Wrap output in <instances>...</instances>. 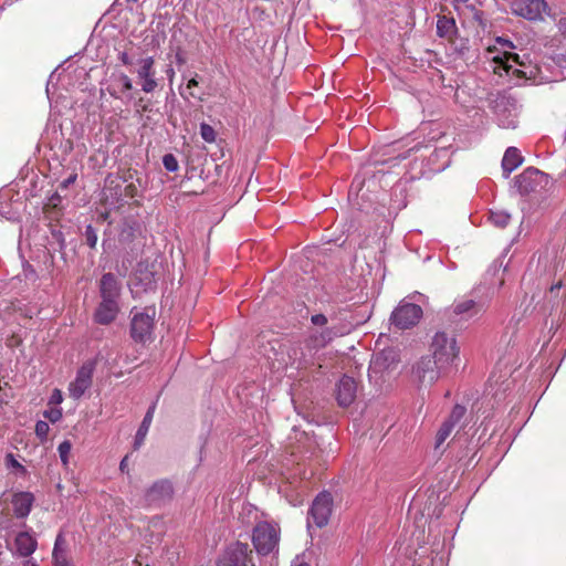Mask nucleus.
Returning <instances> with one entry per match:
<instances>
[{
  "label": "nucleus",
  "instance_id": "obj_48",
  "mask_svg": "<svg viewBox=\"0 0 566 566\" xmlns=\"http://www.w3.org/2000/svg\"><path fill=\"white\" fill-rule=\"evenodd\" d=\"M292 566H310V565H308V564H306V563H300V564H297V565H292Z\"/></svg>",
  "mask_w": 566,
  "mask_h": 566
},
{
  "label": "nucleus",
  "instance_id": "obj_40",
  "mask_svg": "<svg viewBox=\"0 0 566 566\" xmlns=\"http://www.w3.org/2000/svg\"><path fill=\"white\" fill-rule=\"evenodd\" d=\"M76 178H77V175L76 174H72L71 176H69L66 179H64L60 184V188L61 189H67L72 184L75 182Z\"/></svg>",
  "mask_w": 566,
  "mask_h": 566
},
{
  "label": "nucleus",
  "instance_id": "obj_13",
  "mask_svg": "<svg viewBox=\"0 0 566 566\" xmlns=\"http://www.w3.org/2000/svg\"><path fill=\"white\" fill-rule=\"evenodd\" d=\"M133 90L132 80L124 73L113 74L111 76L107 91L111 96L119 99L130 101L133 98L130 91Z\"/></svg>",
  "mask_w": 566,
  "mask_h": 566
},
{
  "label": "nucleus",
  "instance_id": "obj_38",
  "mask_svg": "<svg viewBox=\"0 0 566 566\" xmlns=\"http://www.w3.org/2000/svg\"><path fill=\"white\" fill-rule=\"evenodd\" d=\"M311 321L314 325L323 326L327 323V317L324 314H315Z\"/></svg>",
  "mask_w": 566,
  "mask_h": 566
},
{
  "label": "nucleus",
  "instance_id": "obj_27",
  "mask_svg": "<svg viewBox=\"0 0 566 566\" xmlns=\"http://www.w3.org/2000/svg\"><path fill=\"white\" fill-rule=\"evenodd\" d=\"M489 219L495 227L503 229L509 224L511 214L504 210L490 211Z\"/></svg>",
  "mask_w": 566,
  "mask_h": 566
},
{
  "label": "nucleus",
  "instance_id": "obj_21",
  "mask_svg": "<svg viewBox=\"0 0 566 566\" xmlns=\"http://www.w3.org/2000/svg\"><path fill=\"white\" fill-rule=\"evenodd\" d=\"M523 164V157L516 147H509L502 158V169L505 178Z\"/></svg>",
  "mask_w": 566,
  "mask_h": 566
},
{
  "label": "nucleus",
  "instance_id": "obj_12",
  "mask_svg": "<svg viewBox=\"0 0 566 566\" xmlns=\"http://www.w3.org/2000/svg\"><path fill=\"white\" fill-rule=\"evenodd\" d=\"M139 67L137 69V77L140 80L142 91L145 93H153L158 86L155 78V60L153 56L140 59Z\"/></svg>",
  "mask_w": 566,
  "mask_h": 566
},
{
  "label": "nucleus",
  "instance_id": "obj_45",
  "mask_svg": "<svg viewBox=\"0 0 566 566\" xmlns=\"http://www.w3.org/2000/svg\"><path fill=\"white\" fill-rule=\"evenodd\" d=\"M23 566H39L33 559H27Z\"/></svg>",
  "mask_w": 566,
  "mask_h": 566
},
{
  "label": "nucleus",
  "instance_id": "obj_19",
  "mask_svg": "<svg viewBox=\"0 0 566 566\" xmlns=\"http://www.w3.org/2000/svg\"><path fill=\"white\" fill-rule=\"evenodd\" d=\"M172 484L168 480H160L155 482L147 491V500L149 502H161L172 496Z\"/></svg>",
  "mask_w": 566,
  "mask_h": 566
},
{
  "label": "nucleus",
  "instance_id": "obj_35",
  "mask_svg": "<svg viewBox=\"0 0 566 566\" xmlns=\"http://www.w3.org/2000/svg\"><path fill=\"white\" fill-rule=\"evenodd\" d=\"M44 417L48 418L53 423L57 422L62 418V409L61 408H52L50 410H45Z\"/></svg>",
  "mask_w": 566,
  "mask_h": 566
},
{
  "label": "nucleus",
  "instance_id": "obj_1",
  "mask_svg": "<svg viewBox=\"0 0 566 566\" xmlns=\"http://www.w3.org/2000/svg\"><path fill=\"white\" fill-rule=\"evenodd\" d=\"M431 350L432 355L430 356L440 365V368L450 373L453 367L458 366L460 349L454 336L444 332L436 333L432 338Z\"/></svg>",
  "mask_w": 566,
  "mask_h": 566
},
{
  "label": "nucleus",
  "instance_id": "obj_28",
  "mask_svg": "<svg viewBox=\"0 0 566 566\" xmlns=\"http://www.w3.org/2000/svg\"><path fill=\"white\" fill-rule=\"evenodd\" d=\"M454 429L453 426H450L449 422L444 421L440 429L437 432L436 437V448H439L451 434L452 430Z\"/></svg>",
  "mask_w": 566,
  "mask_h": 566
},
{
  "label": "nucleus",
  "instance_id": "obj_9",
  "mask_svg": "<svg viewBox=\"0 0 566 566\" xmlns=\"http://www.w3.org/2000/svg\"><path fill=\"white\" fill-rule=\"evenodd\" d=\"M218 566H254L248 544L230 545L219 558Z\"/></svg>",
  "mask_w": 566,
  "mask_h": 566
},
{
  "label": "nucleus",
  "instance_id": "obj_23",
  "mask_svg": "<svg viewBox=\"0 0 566 566\" xmlns=\"http://www.w3.org/2000/svg\"><path fill=\"white\" fill-rule=\"evenodd\" d=\"M139 226L135 221H125L122 224L118 240L122 244H130L135 241L137 234H139Z\"/></svg>",
  "mask_w": 566,
  "mask_h": 566
},
{
  "label": "nucleus",
  "instance_id": "obj_17",
  "mask_svg": "<svg viewBox=\"0 0 566 566\" xmlns=\"http://www.w3.org/2000/svg\"><path fill=\"white\" fill-rule=\"evenodd\" d=\"M120 285L117 279L112 273L103 274L99 282V293L102 300L117 301L119 297Z\"/></svg>",
  "mask_w": 566,
  "mask_h": 566
},
{
  "label": "nucleus",
  "instance_id": "obj_30",
  "mask_svg": "<svg viewBox=\"0 0 566 566\" xmlns=\"http://www.w3.org/2000/svg\"><path fill=\"white\" fill-rule=\"evenodd\" d=\"M72 450V443L69 440H64L57 447L61 462L64 467L69 465V458Z\"/></svg>",
  "mask_w": 566,
  "mask_h": 566
},
{
  "label": "nucleus",
  "instance_id": "obj_24",
  "mask_svg": "<svg viewBox=\"0 0 566 566\" xmlns=\"http://www.w3.org/2000/svg\"><path fill=\"white\" fill-rule=\"evenodd\" d=\"M154 412H155V405L149 407V409L147 410L146 415L144 416V419L136 432L135 448H138L144 442V439H145V437L149 430L150 423L153 421Z\"/></svg>",
  "mask_w": 566,
  "mask_h": 566
},
{
  "label": "nucleus",
  "instance_id": "obj_49",
  "mask_svg": "<svg viewBox=\"0 0 566 566\" xmlns=\"http://www.w3.org/2000/svg\"><path fill=\"white\" fill-rule=\"evenodd\" d=\"M455 2H464L465 0H454Z\"/></svg>",
  "mask_w": 566,
  "mask_h": 566
},
{
  "label": "nucleus",
  "instance_id": "obj_4",
  "mask_svg": "<svg viewBox=\"0 0 566 566\" xmlns=\"http://www.w3.org/2000/svg\"><path fill=\"white\" fill-rule=\"evenodd\" d=\"M448 374L449 373L446 369L440 368V365L429 355L422 356L417 360L411 370L412 379L418 382V385L424 387L432 386L441 377Z\"/></svg>",
  "mask_w": 566,
  "mask_h": 566
},
{
  "label": "nucleus",
  "instance_id": "obj_43",
  "mask_svg": "<svg viewBox=\"0 0 566 566\" xmlns=\"http://www.w3.org/2000/svg\"><path fill=\"white\" fill-rule=\"evenodd\" d=\"M126 468H127V457H125V458L120 461V463H119V469H120V471H122V472H124V471L126 470Z\"/></svg>",
  "mask_w": 566,
  "mask_h": 566
},
{
  "label": "nucleus",
  "instance_id": "obj_15",
  "mask_svg": "<svg viewBox=\"0 0 566 566\" xmlns=\"http://www.w3.org/2000/svg\"><path fill=\"white\" fill-rule=\"evenodd\" d=\"M539 175L542 172L538 169L528 167L514 178V187L521 195L530 193L535 190Z\"/></svg>",
  "mask_w": 566,
  "mask_h": 566
},
{
  "label": "nucleus",
  "instance_id": "obj_26",
  "mask_svg": "<svg viewBox=\"0 0 566 566\" xmlns=\"http://www.w3.org/2000/svg\"><path fill=\"white\" fill-rule=\"evenodd\" d=\"M65 539L62 534H59L55 538L53 548V559L55 565H66L64 546Z\"/></svg>",
  "mask_w": 566,
  "mask_h": 566
},
{
  "label": "nucleus",
  "instance_id": "obj_42",
  "mask_svg": "<svg viewBox=\"0 0 566 566\" xmlns=\"http://www.w3.org/2000/svg\"><path fill=\"white\" fill-rule=\"evenodd\" d=\"M166 75H167V77H168V81H169L170 83H172L174 77H175V70L172 69V66H171V65H169V66L167 67V70H166Z\"/></svg>",
  "mask_w": 566,
  "mask_h": 566
},
{
  "label": "nucleus",
  "instance_id": "obj_39",
  "mask_svg": "<svg viewBox=\"0 0 566 566\" xmlns=\"http://www.w3.org/2000/svg\"><path fill=\"white\" fill-rule=\"evenodd\" d=\"M196 86H198L197 74L193 77L189 78L188 83H187V90L190 91L189 95L191 97H197V95L192 92V88ZM198 98L201 99L199 96H198Z\"/></svg>",
  "mask_w": 566,
  "mask_h": 566
},
{
  "label": "nucleus",
  "instance_id": "obj_3",
  "mask_svg": "<svg viewBox=\"0 0 566 566\" xmlns=\"http://www.w3.org/2000/svg\"><path fill=\"white\" fill-rule=\"evenodd\" d=\"M155 317V306H146L142 311L132 310L130 336L136 343L145 344L151 340Z\"/></svg>",
  "mask_w": 566,
  "mask_h": 566
},
{
  "label": "nucleus",
  "instance_id": "obj_37",
  "mask_svg": "<svg viewBox=\"0 0 566 566\" xmlns=\"http://www.w3.org/2000/svg\"><path fill=\"white\" fill-rule=\"evenodd\" d=\"M63 401V395L60 389H54L50 397L51 405H60Z\"/></svg>",
  "mask_w": 566,
  "mask_h": 566
},
{
  "label": "nucleus",
  "instance_id": "obj_8",
  "mask_svg": "<svg viewBox=\"0 0 566 566\" xmlns=\"http://www.w3.org/2000/svg\"><path fill=\"white\" fill-rule=\"evenodd\" d=\"M422 317V308L413 303H400L391 314V322L400 329L415 326Z\"/></svg>",
  "mask_w": 566,
  "mask_h": 566
},
{
  "label": "nucleus",
  "instance_id": "obj_2",
  "mask_svg": "<svg viewBox=\"0 0 566 566\" xmlns=\"http://www.w3.org/2000/svg\"><path fill=\"white\" fill-rule=\"evenodd\" d=\"M280 542V527L266 521L259 522L252 533V543L261 555H269L277 551Z\"/></svg>",
  "mask_w": 566,
  "mask_h": 566
},
{
  "label": "nucleus",
  "instance_id": "obj_41",
  "mask_svg": "<svg viewBox=\"0 0 566 566\" xmlns=\"http://www.w3.org/2000/svg\"><path fill=\"white\" fill-rule=\"evenodd\" d=\"M118 59L124 65H130L133 63L127 52H120Z\"/></svg>",
  "mask_w": 566,
  "mask_h": 566
},
{
  "label": "nucleus",
  "instance_id": "obj_46",
  "mask_svg": "<svg viewBox=\"0 0 566 566\" xmlns=\"http://www.w3.org/2000/svg\"><path fill=\"white\" fill-rule=\"evenodd\" d=\"M560 287H562V283L559 282V283H557V284L553 285V286L551 287V291L553 292V291H555V290H559Z\"/></svg>",
  "mask_w": 566,
  "mask_h": 566
},
{
  "label": "nucleus",
  "instance_id": "obj_50",
  "mask_svg": "<svg viewBox=\"0 0 566 566\" xmlns=\"http://www.w3.org/2000/svg\"><path fill=\"white\" fill-rule=\"evenodd\" d=\"M55 566H66V565H55Z\"/></svg>",
  "mask_w": 566,
  "mask_h": 566
},
{
  "label": "nucleus",
  "instance_id": "obj_6",
  "mask_svg": "<svg viewBox=\"0 0 566 566\" xmlns=\"http://www.w3.org/2000/svg\"><path fill=\"white\" fill-rule=\"evenodd\" d=\"M515 49L516 46L511 40L497 36L494 44L489 46L488 54L491 60L509 71L512 67L510 62L523 65V62L520 60V55L512 52Z\"/></svg>",
  "mask_w": 566,
  "mask_h": 566
},
{
  "label": "nucleus",
  "instance_id": "obj_25",
  "mask_svg": "<svg viewBox=\"0 0 566 566\" xmlns=\"http://www.w3.org/2000/svg\"><path fill=\"white\" fill-rule=\"evenodd\" d=\"M455 30V22L452 18L446 15L439 17L437 21V34L440 38H450Z\"/></svg>",
  "mask_w": 566,
  "mask_h": 566
},
{
  "label": "nucleus",
  "instance_id": "obj_14",
  "mask_svg": "<svg viewBox=\"0 0 566 566\" xmlns=\"http://www.w3.org/2000/svg\"><path fill=\"white\" fill-rule=\"evenodd\" d=\"M357 392V384L354 378L349 376H343L336 387V399L340 407L350 406Z\"/></svg>",
  "mask_w": 566,
  "mask_h": 566
},
{
  "label": "nucleus",
  "instance_id": "obj_31",
  "mask_svg": "<svg viewBox=\"0 0 566 566\" xmlns=\"http://www.w3.org/2000/svg\"><path fill=\"white\" fill-rule=\"evenodd\" d=\"M201 138L207 143H213L216 140V132L212 126L206 123L200 125Z\"/></svg>",
  "mask_w": 566,
  "mask_h": 566
},
{
  "label": "nucleus",
  "instance_id": "obj_44",
  "mask_svg": "<svg viewBox=\"0 0 566 566\" xmlns=\"http://www.w3.org/2000/svg\"><path fill=\"white\" fill-rule=\"evenodd\" d=\"M502 126L505 127V128H515L516 127V122L514 119H511L506 125L502 124Z\"/></svg>",
  "mask_w": 566,
  "mask_h": 566
},
{
  "label": "nucleus",
  "instance_id": "obj_29",
  "mask_svg": "<svg viewBox=\"0 0 566 566\" xmlns=\"http://www.w3.org/2000/svg\"><path fill=\"white\" fill-rule=\"evenodd\" d=\"M465 412H467L465 407H463L461 405H455L453 407V409L451 410L449 418L446 421L449 422L450 426L455 427L462 420Z\"/></svg>",
  "mask_w": 566,
  "mask_h": 566
},
{
  "label": "nucleus",
  "instance_id": "obj_7",
  "mask_svg": "<svg viewBox=\"0 0 566 566\" xmlns=\"http://www.w3.org/2000/svg\"><path fill=\"white\" fill-rule=\"evenodd\" d=\"M483 313L484 305L482 303L468 298L455 301L447 311L449 319L457 324L475 319Z\"/></svg>",
  "mask_w": 566,
  "mask_h": 566
},
{
  "label": "nucleus",
  "instance_id": "obj_34",
  "mask_svg": "<svg viewBox=\"0 0 566 566\" xmlns=\"http://www.w3.org/2000/svg\"><path fill=\"white\" fill-rule=\"evenodd\" d=\"M50 431V426L48 422L43 421V420H39L36 423H35V434L38 436V438H40L42 441L46 439L48 437V433Z\"/></svg>",
  "mask_w": 566,
  "mask_h": 566
},
{
  "label": "nucleus",
  "instance_id": "obj_22",
  "mask_svg": "<svg viewBox=\"0 0 566 566\" xmlns=\"http://www.w3.org/2000/svg\"><path fill=\"white\" fill-rule=\"evenodd\" d=\"M36 539L28 532H21L15 537V549L20 556H30L36 549Z\"/></svg>",
  "mask_w": 566,
  "mask_h": 566
},
{
  "label": "nucleus",
  "instance_id": "obj_20",
  "mask_svg": "<svg viewBox=\"0 0 566 566\" xmlns=\"http://www.w3.org/2000/svg\"><path fill=\"white\" fill-rule=\"evenodd\" d=\"M397 360V353L391 349H384L373 356L369 370L371 373H381L390 367Z\"/></svg>",
  "mask_w": 566,
  "mask_h": 566
},
{
  "label": "nucleus",
  "instance_id": "obj_10",
  "mask_svg": "<svg viewBox=\"0 0 566 566\" xmlns=\"http://www.w3.org/2000/svg\"><path fill=\"white\" fill-rule=\"evenodd\" d=\"M95 363L87 361L78 368L75 379L69 385V395L73 399H80L92 386Z\"/></svg>",
  "mask_w": 566,
  "mask_h": 566
},
{
  "label": "nucleus",
  "instance_id": "obj_18",
  "mask_svg": "<svg viewBox=\"0 0 566 566\" xmlns=\"http://www.w3.org/2000/svg\"><path fill=\"white\" fill-rule=\"evenodd\" d=\"M34 496L31 492H19L12 497V506L14 515L18 518L27 517L32 509Z\"/></svg>",
  "mask_w": 566,
  "mask_h": 566
},
{
  "label": "nucleus",
  "instance_id": "obj_11",
  "mask_svg": "<svg viewBox=\"0 0 566 566\" xmlns=\"http://www.w3.org/2000/svg\"><path fill=\"white\" fill-rule=\"evenodd\" d=\"M333 499L329 493L323 492L318 494L310 509V515L313 522L323 527L328 523L332 513Z\"/></svg>",
  "mask_w": 566,
  "mask_h": 566
},
{
  "label": "nucleus",
  "instance_id": "obj_47",
  "mask_svg": "<svg viewBox=\"0 0 566 566\" xmlns=\"http://www.w3.org/2000/svg\"><path fill=\"white\" fill-rule=\"evenodd\" d=\"M133 189H134V186L133 185H128L126 187V193L129 195L130 192H133Z\"/></svg>",
  "mask_w": 566,
  "mask_h": 566
},
{
  "label": "nucleus",
  "instance_id": "obj_5",
  "mask_svg": "<svg viewBox=\"0 0 566 566\" xmlns=\"http://www.w3.org/2000/svg\"><path fill=\"white\" fill-rule=\"evenodd\" d=\"M511 10L513 14L532 22L544 21L545 14H551L546 0H514Z\"/></svg>",
  "mask_w": 566,
  "mask_h": 566
},
{
  "label": "nucleus",
  "instance_id": "obj_32",
  "mask_svg": "<svg viewBox=\"0 0 566 566\" xmlns=\"http://www.w3.org/2000/svg\"><path fill=\"white\" fill-rule=\"evenodd\" d=\"M86 244L94 249L97 244V232L92 224H87L84 231Z\"/></svg>",
  "mask_w": 566,
  "mask_h": 566
},
{
  "label": "nucleus",
  "instance_id": "obj_16",
  "mask_svg": "<svg viewBox=\"0 0 566 566\" xmlns=\"http://www.w3.org/2000/svg\"><path fill=\"white\" fill-rule=\"evenodd\" d=\"M119 312L118 302L114 300H102L97 306L94 317L98 324L108 325L117 316Z\"/></svg>",
  "mask_w": 566,
  "mask_h": 566
},
{
  "label": "nucleus",
  "instance_id": "obj_36",
  "mask_svg": "<svg viewBox=\"0 0 566 566\" xmlns=\"http://www.w3.org/2000/svg\"><path fill=\"white\" fill-rule=\"evenodd\" d=\"M186 55L180 46H177L175 50V62L177 65L181 66L186 64Z\"/></svg>",
  "mask_w": 566,
  "mask_h": 566
},
{
  "label": "nucleus",
  "instance_id": "obj_33",
  "mask_svg": "<svg viewBox=\"0 0 566 566\" xmlns=\"http://www.w3.org/2000/svg\"><path fill=\"white\" fill-rule=\"evenodd\" d=\"M163 165H164L165 169L170 172H175L179 168L178 160L172 154H166L163 157Z\"/></svg>",
  "mask_w": 566,
  "mask_h": 566
}]
</instances>
